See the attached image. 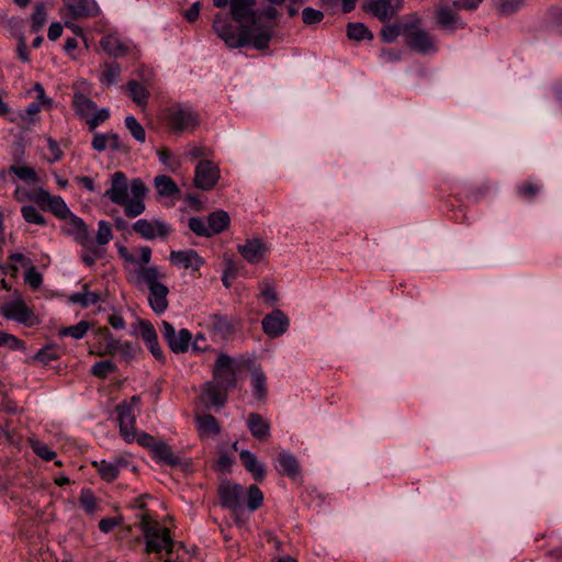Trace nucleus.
I'll list each match as a JSON object with an SVG mask.
<instances>
[{
	"instance_id": "f257e3e1",
	"label": "nucleus",
	"mask_w": 562,
	"mask_h": 562,
	"mask_svg": "<svg viewBox=\"0 0 562 562\" xmlns=\"http://www.w3.org/2000/svg\"><path fill=\"white\" fill-rule=\"evenodd\" d=\"M119 257L127 265L138 266L134 271V280L137 283H143L147 286L148 304L150 308L160 315L165 313L169 306L168 294L169 289L161 280L165 274L161 273L157 266H148L151 260V248L148 246H140L136 248L138 257L132 254L125 246L116 244Z\"/></svg>"
},
{
	"instance_id": "f03ea898",
	"label": "nucleus",
	"mask_w": 562,
	"mask_h": 562,
	"mask_svg": "<svg viewBox=\"0 0 562 562\" xmlns=\"http://www.w3.org/2000/svg\"><path fill=\"white\" fill-rule=\"evenodd\" d=\"M213 30L229 48L252 46L256 49H266L273 36L272 26H256L241 24L235 27L227 15L217 13L213 21Z\"/></svg>"
},
{
	"instance_id": "7ed1b4c3",
	"label": "nucleus",
	"mask_w": 562,
	"mask_h": 562,
	"mask_svg": "<svg viewBox=\"0 0 562 562\" xmlns=\"http://www.w3.org/2000/svg\"><path fill=\"white\" fill-rule=\"evenodd\" d=\"M147 191V187L140 178H134L128 182L123 171H115L111 176L110 188L105 191V196L112 203L122 206L127 217L135 218L146 210Z\"/></svg>"
},
{
	"instance_id": "20e7f679",
	"label": "nucleus",
	"mask_w": 562,
	"mask_h": 562,
	"mask_svg": "<svg viewBox=\"0 0 562 562\" xmlns=\"http://www.w3.org/2000/svg\"><path fill=\"white\" fill-rule=\"evenodd\" d=\"M139 527L145 540L144 550L147 554L172 553L175 541L169 528L154 520L146 513L140 516Z\"/></svg>"
},
{
	"instance_id": "39448f33",
	"label": "nucleus",
	"mask_w": 562,
	"mask_h": 562,
	"mask_svg": "<svg viewBox=\"0 0 562 562\" xmlns=\"http://www.w3.org/2000/svg\"><path fill=\"white\" fill-rule=\"evenodd\" d=\"M68 232L76 243L81 246L80 259L86 267H92L104 257L105 248L94 243L87 224L81 217L74 216L71 218V228Z\"/></svg>"
},
{
	"instance_id": "423d86ee",
	"label": "nucleus",
	"mask_w": 562,
	"mask_h": 562,
	"mask_svg": "<svg viewBox=\"0 0 562 562\" xmlns=\"http://www.w3.org/2000/svg\"><path fill=\"white\" fill-rule=\"evenodd\" d=\"M71 105L76 115L87 123L89 131H94L110 119L108 108L99 109L94 101L81 92L74 93Z\"/></svg>"
},
{
	"instance_id": "0eeeda50",
	"label": "nucleus",
	"mask_w": 562,
	"mask_h": 562,
	"mask_svg": "<svg viewBox=\"0 0 562 562\" xmlns=\"http://www.w3.org/2000/svg\"><path fill=\"white\" fill-rule=\"evenodd\" d=\"M164 122L173 133L193 132L200 124L199 114L189 105L173 104L164 112Z\"/></svg>"
},
{
	"instance_id": "6e6552de",
	"label": "nucleus",
	"mask_w": 562,
	"mask_h": 562,
	"mask_svg": "<svg viewBox=\"0 0 562 562\" xmlns=\"http://www.w3.org/2000/svg\"><path fill=\"white\" fill-rule=\"evenodd\" d=\"M139 403L140 397L134 395L130 401H123L116 406L120 434L127 443L134 442L136 438V413Z\"/></svg>"
},
{
	"instance_id": "1a4fd4ad",
	"label": "nucleus",
	"mask_w": 562,
	"mask_h": 562,
	"mask_svg": "<svg viewBox=\"0 0 562 562\" xmlns=\"http://www.w3.org/2000/svg\"><path fill=\"white\" fill-rule=\"evenodd\" d=\"M132 228L145 240L165 239L171 233V226L159 218H140L133 223Z\"/></svg>"
},
{
	"instance_id": "9d476101",
	"label": "nucleus",
	"mask_w": 562,
	"mask_h": 562,
	"mask_svg": "<svg viewBox=\"0 0 562 562\" xmlns=\"http://www.w3.org/2000/svg\"><path fill=\"white\" fill-rule=\"evenodd\" d=\"M403 35L406 44L420 54H428L437 50L434 37L425 30L415 25H403Z\"/></svg>"
},
{
	"instance_id": "9b49d317",
	"label": "nucleus",
	"mask_w": 562,
	"mask_h": 562,
	"mask_svg": "<svg viewBox=\"0 0 562 562\" xmlns=\"http://www.w3.org/2000/svg\"><path fill=\"white\" fill-rule=\"evenodd\" d=\"M256 0H231L229 13L239 25L269 26L259 23V12L255 10Z\"/></svg>"
},
{
	"instance_id": "f8f14e48",
	"label": "nucleus",
	"mask_w": 562,
	"mask_h": 562,
	"mask_svg": "<svg viewBox=\"0 0 562 562\" xmlns=\"http://www.w3.org/2000/svg\"><path fill=\"white\" fill-rule=\"evenodd\" d=\"M36 205L43 211H49L57 218L69 220V226L71 227V218L76 216L67 206L64 199L59 195H52L47 190L40 189V193L36 198Z\"/></svg>"
},
{
	"instance_id": "ddd939ff",
	"label": "nucleus",
	"mask_w": 562,
	"mask_h": 562,
	"mask_svg": "<svg viewBox=\"0 0 562 562\" xmlns=\"http://www.w3.org/2000/svg\"><path fill=\"white\" fill-rule=\"evenodd\" d=\"M221 177L220 168L211 160L202 159L194 170V186L203 191L212 190Z\"/></svg>"
},
{
	"instance_id": "4468645a",
	"label": "nucleus",
	"mask_w": 562,
	"mask_h": 562,
	"mask_svg": "<svg viewBox=\"0 0 562 562\" xmlns=\"http://www.w3.org/2000/svg\"><path fill=\"white\" fill-rule=\"evenodd\" d=\"M161 335L170 350L175 353H184L188 351L192 340V335L189 329L182 328L176 331L172 324L167 321H162L161 323Z\"/></svg>"
},
{
	"instance_id": "2eb2a0df",
	"label": "nucleus",
	"mask_w": 562,
	"mask_h": 562,
	"mask_svg": "<svg viewBox=\"0 0 562 562\" xmlns=\"http://www.w3.org/2000/svg\"><path fill=\"white\" fill-rule=\"evenodd\" d=\"M0 313L4 318L26 326H33L36 323V316L33 311L21 299L13 300L2 305Z\"/></svg>"
},
{
	"instance_id": "dca6fc26",
	"label": "nucleus",
	"mask_w": 562,
	"mask_h": 562,
	"mask_svg": "<svg viewBox=\"0 0 562 562\" xmlns=\"http://www.w3.org/2000/svg\"><path fill=\"white\" fill-rule=\"evenodd\" d=\"M233 363L234 361L228 355L221 353L213 367V381L233 390L236 386V372Z\"/></svg>"
},
{
	"instance_id": "f3484780",
	"label": "nucleus",
	"mask_w": 562,
	"mask_h": 562,
	"mask_svg": "<svg viewBox=\"0 0 562 562\" xmlns=\"http://www.w3.org/2000/svg\"><path fill=\"white\" fill-rule=\"evenodd\" d=\"M120 348V341L114 339L108 327H99L93 333L91 355L99 357L113 356Z\"/></svg>"
},
{
	"instance_id": "a211bd4d",
	"label": "nucleus",
	"mask_w": 562,
	"mask_h": 562,
	"mask_svg": "<svg viewBox=\"0 0 562 562\" xmlns=\"http://www.w3.org/2000/svg\"><path fill=\"white\" fill-rule=\"evenodd\" d=\"M218 496L222 506L238 514L243 508L244 490L240 484L223 483L218 487Z\"/></svg>"
},
{
	"instance_id": "6ab92c4d",
	"label": "nucleus",
	"mask_w": 562,
	"mask_h": 562,
	"mask_svg": "<svg viewBox=\"0 0 562 562\" xmlns=\"http://www.w3.org/2000/svg\"><path fill=\"white\" fill-rule=\"evenodd\" d=\"M364 11L382 22L390 21L401 9L402 0H370L363 5Z\"/></svg>"
},
{
	"instance_id": "aec40b11",
	"label": "nucleus",
	"mask_w": 562,
	"mask_h": 562,
	"mask_svg": "<svg viewBox=\"0 0 562 562\" xmlns=\"http://www.w3.org/2000/svg\"><path fill=\"white\" fill-rule=\"evenodd\" d=\"M31 92L35 93V100L26 106L25 113L21 115L23 121L29 122H32L33 117L42 110H49L53 106V99L46 95L42 83L35 82Z\"/></svg>"
},
{
	"instance_id": "412c9836",
	"label": "nucleus",
	"mask_w": 562,
	"mask_h": 562,
	"mask_svg": "<svg viewBox=\"0 0 562 562\" xmlns=\"http://www.w3.org/2000/svg\"><path fill=\"white\" fill-rule=\"evenodd\" d=\"M261 324L267 336L277 338L288 330L290 321L281 310H274L262 318Z\"/></svg>"
},
{
	"instance_id": "4be33fe9",
	"label": "nucleus",
	"mask_w": 562,
	"mask_h": 562,
	"mask_svg": "<svg viewBox=\"0 0 562 562\" xmlns=\"http://www.w3.org/2000/svg\"><path fill=\"white\" fill-rule=\"evenodd\" d=\"M237 249L240 256L251 265L260 262L268 251L266 244L258 238L247 239L238 245Z\"/></svg>"
},
{
	"instance_id": "5701e85b",
	"label": "nucleus",
	"mask_w": 562,
	"mask_h": 562,
	"mask_svg": "<svg viewBox=\"0 0 562 562\" xmlns=\"http://www.w3.org/2000/svg\"><path fill=\"white\" fill-rule=\"evenodd\" d=\"M69 14L75 19L94 18L99 7L94 0H63Z\"/></svg>"
},
{
	"instance_id": "b1692460",
	"label": "nucleus",
	"mask_w": 562,
	"mask_h": 562,
	"mask_svg": "<svg viewBox=\"0 0 562 562\" xmlns=\"http://www.w3.org/2000/svg\"><path fill=\"white\" fill-rule=\"evenodd\" d=\"M170 262L173 266L181 267L183 269H191L198 271L204 263L203 259L198 255L195 250H172L170 252Z\"/></svg>"
},
{
	"instance_id": "393cba45",
	"label": "nucleus",
	"mask_w": 562,
	"mask_h": 562,
	"mask_svg": "<svg viewBox=\"0 0 562 562\" xmlns=\"http://www.w3.org/2000/svg\"><path fill=\"white\" fill-rule=\"evenodd\" d=\"M229 390L214 381L207 382L203 386L201 398L206 405L223 406Z\"/></svg>"
},
{
	"instance_id": "a878e982",
	"label": "nucleus",
	"mask_w": 562,
	"mask_h": 562,
	"mask_svg": "<svg viewBox=\"0 0 562 562\" xmlns=\"http://www.w3.org/2000/svg\"><path fill=\"white\" fill-rule=\"evenodd\" d=\"M139 335L151 355L158 360L162 359L164 351L159 346L156 329L150 322L145 319L139 321Z\"/></svg>"
},
{
	"instance_id": "bb28decb",
	"label": "nucleus",
	"mask_w": 562,
	"mask_h": 562,
	"mask_svg": "<svg viewBox=\"0 0 562 562\" xmlns=\"http://www.w3.org/2000/svg\"><path fill=\"white\" fill-rule=\"evenodd\" d=\"M100 45L106 54L113 57H123L130 52V46L113 34L103 36L100 41Z\"/></svg>"
},
{
	"instance_id": "cd10ccee",
	"label": "nucleus",
	"mask_w": 562,
	"mask_h": 562,
	"mask_svg": "<svg viewBox=\"0 0 562 562\" xmlns=\"http://www.w3.org/2000/svg\"><path fill=\"white\" fill-rule=\"evenodd\" d=\"M247 426L252 437L258 440H267L270 437V424L257 413L249 414Z\"/></svg>"
},
{
	"instance_id": "c85d7f7f",
	"label": "nucleus",
	"mask_w": 562,
	"mask_h": 562,
	"mask_svg": "<svg viewBox=\"0 0 562 562\" xmlns=\"http://www.w3.org/2000/svg\"><path fill=\"white\" fill-rule=\"evenodd\" d=\"M196 428L201 438H211L220 434L221 427L211 414H202L195 417Z\"/></svg>"
},
{
	"instance_id": "c756f323",
	"label": "nucleus",
	"mask_w": 562,
	"mask_h": 562,
	"mask_svg": "<svg viewBox=\"0 0 562 562\" xmlns=\"http://www.w3.org/2000/svg\"><path fill=\"white\" fill-rule=\"evenodd\" d=\"M239 458L245 469L252 474L256 481L260 482L263 480L266 475L265 465L257 460V457L252 452L243 450L239 453Z\"/></svg>"
},
{
	"instance_id": "7c9ffc66",
	"label": "nucleus",
	"mask_w": 562,
	"mask_h": 562,
	"mask_svg": "<svg viewBox=\"0 0 562 562\" xmlns=\"http://www.w3.org/2000/svg\"><path fill=\"white\" fill-rule=\"evenodd\" d=\"M458 3L453 4V8L442 7L439 8L436 12V18L438 24L446 30H456L461 27L460 19L458 16L456 7Z\"/></svg>"
},
{
	"instance_id": "2f4dec72",
	"label": "nucleus",
	"mask_w": 562,
	"mask_h": 562,
	"mask_svg": "<svg viewBox=\"0 0 562 562\" xmlns=\"http://www.w3.org/2000/svg\"><path fill=\"white\" fill-rule=\"evenodd\" d=\"M279 471L291 477L296 479L300 475V465L296 458L286 452L282 451L278 454Z\"/></svg>"
},
{
	"instance_id": "473e14b6",
	"label": "nucleus",
	"mask_w": 562,
	"mask_h": 562,
	"mask_svg": "<svg viewBox=\"0 0 562 562\" xmlns=\"http://www.w3.org/2000/svg\"><path fill=\"white\" fill-rule=\"evenodd\" d=\"M69 302L78 304L81 307H88L94 305L100 301V294L89 290V285L85 283L80 292H76L69 295Z\"/></svg>"
},
{
	"instance_id": "72a5a7b5",
	"label": "nucleus",
	"mask_w": 562,
	"mask_h": 562,
	"mask_svg": "<svg viewBox=\"0 0 562 562\" xmlns=\"http://www.w3.org/2000/svg\"><path fill=\"white\" fill-rule=\"evenodd\" d=\"M231 218L227 212L218 210L211 213L207 217L210 234L215 235L226 231L229 226Z\"/></svg>"
},
{
	"instance_id": "f704fd0d",
	"label": "nucleus",
	"mask_w": 562,
	"mask_h": 562,
	"mask_svg": "<svg viewBox=\"0 0 562 562\" xmlns=\"http://www.w3.org/2000/svg\"><path fill=\"white\" fill-rule=\"evenodd\" d=\"M122 464V460L115 462H109L105 460L93 461L92 465L99 473L102 480L106 482H113L119 475V465Z\"/></svg>"
},
{
	"instance_id": "c9c22d12",
	"label": "nucleus",
	"mask_w": 562,
	"mask_h": 562,
	"mask_svg": "<svg viewBox=\"0 0 562 562\" xmlns=\"http://www.w3.org/2000/svg\"><path fill=\"white\" fill-rule=\"evenodd\" d=\"M14 173L20 180L36 183L38 182V177L36 171L29 166L24 165H13L8 170H2L0 173V178L5 180L8 173Z\"/></svg>"
},
{
	"instance_id": "e433bc0d",
	"label": "nucleus",
	"mask_w": 562,
	"mask_h": 562,
	"mask_svg": "<svg viewBox=\"0 0 562 562\" xmlns=\"http://www.w3.org/2000/svg\"><path fill=\"white\" fill-rule=\"evenodd\" d=\"M154 184L160 196L173 198L179 193L177 183L169 176L155 177Z\"/></svg>"
},
{
	"instance_id": "4c0bfd02",
	"label": "nucleus",
	"mask_w": 562,
	"mask_h": 562,
	"mask_svg": "<svg viewBox=\"0 0 562 562\" xmlns=\"http://www.w3.org/2000/svg\"><path fill=\"white\" fill-rule=\"evenodd\" d=\"M9 265L0 263V277H5L9 274L12 278H15L19 272L18 263L26 265L30 262V260L26 259L25 256L21 252L11 254L9 256Z\"/></svg>"
},
{
	"instance_id": "58836bf2",
	"label": "nucleus",
	"mask_w": 562,
	"mask_h": 562,
	"mask_svg": "<svg viewBox=\"0 0 562 562\" xmlns=\"http://www.w3.org/2000/svg\"><path fill=\"white\" fill-rule=\"evenodd\" d=\"M128 94L132 100L139 106H145L148 102L149 93L147 89L135 80L127 85Z\"/></svg>"
},
{
	"instance_id": "ea45409f",
	"label": "nucleus",
	"mask_w": 562,
	"mask_h": 562,
	"mask_svg": "<svg viewBox=\"0 0 562 562\" xmlns=\"http://www.w3.org/2000/svg\"><path fill=\"white\" fill-rule=\"evenodd\" d=\"M267 378L261 369H255L251 373V386L254 394L258 400H265L267 396Z\"/></svg>"
},
{
	"instance_id": "a19ab883",
	"label": "nucleus",
	"mask_w": 562,
	"mask_h": 562,
	"mask_svg": "<svg viewBox=\"0 0 562 562\" xmlns=\"http://www.w3.org/2000/svg\"><path fill=\"white\" fill-rule=\"evenodd\" d=\"M151 452L155 458L167 464L175 465L178 463V458L175 456L172 449L165 442H156Z\"/></svg>"
},
{
	"instance_id": "79ce46f5",
	"label": "nucleus",
	"mask_w": 562,
	"mask_h": 562,
	"mask_svg": "<svg viewBox=\"0 0 562 562\" xmlns=\"http://www.w3.org/2000/svg\"><path fill=\"white\" fill-rule=\"evenodd\" d=\"M347 36L349 40L363 41L372 40L373 34L363 23H349L347 25Z\"/></svg>"
},
{
	"instance_id": "37998d69",
	"label": "nucleus",
	"mask_w": 562,
	"mask_h": 562,
	"mask_svg": "<svg viewBox=\"0 0 562 562\" xmlns=\"http://www.w3.org/2000/svg\"><path fill=\"white\" fill-rule=\"evenodd\" d=\"M125 127L131 133V135L134 137L135 140L139 143H145L146 140V132L143 125L136 120L135 116L128 115L125 117Z\"/></svg>"
},
{
	"instance_id": "c03bdc74",
	"label": "nucleus",
	"mask_w": 562,
	"mask_h": 562,
	"mask_svg": "<svg viewBox=\"0 0 562 562\" xmlns=\"http://www.w3.org/2000/svg\"><path fill=\"white\" fill-rule=\"evenodd\" d=\"M113 238V231L112 226L106 221H99L98 222V231L95 238L93 239L94 243L100 245L101 247L105 248V245H108Z\"/></svg>"
},
{
	"instance_id": "a18cd8bd",
	"label": "nucleus",
	"mask_w": 562,
	"mask_h": 562,
	"mask_svg": "<svg viewBox=\"0 0 562 562\" xmlns=\"http://www.w3.org/2000/svg\"><path fill=\"white\" fill-rule=\"evenodd\" d=\"M159 161L165 165L170 171L176 172L181 167V161L178 157L173 156L169 148L161 147L157 150Z\"/></svg>"
},
{
	"instance_id": "49530a36",
	"label": "nucleus",
	"mask_w": 562,
	"mask_h": 562,
	"mask_svg": "<svg viewBox=\"0 0 562 562\" xmlns=\"http://www.w3.org/2000/svg\"><path fill=\"white\" fill-rule=\"evenodd\" d=\"M263 504V493L261 490L252 484L247 491V507L250 512H255Z\"/></svg>"
},
{
	"instance_id": "de8ad7c7",
	"label": "nucleus",
	"mask_w": 562,
	"mask_h": 562,
	"mask_svg": "<svg viewBox=\"0 0 562 562\" xmlns=\"http://www.w3.org/2000/svg\"><path fill=\"white\" fill-rule=\"evenodd\" d=\"M21 215L26 223L40 226L46 225L45 217L32 205H23L21 207Z\"/></svg>"
},
{
	"instance_id": "09e8293b",
	"label": "nucleus",
	"mask_w": 562,
	"mask_h": 562,
	"mask_svg": "<svg viewBox=\"0 0 562 562\" xmlns=\"http://www.w3.org/2000/svg\"><path fill=\"white\" fill-rule=\"evenodd\" d=\"M115 371L116 366L110 360L95 362L91 368V374L100 379H105L110 373Z\"/></svg>"
},
{
	"instance_id": "8fccbe9b",
	"label": "nucleus",
	"mask_w": 562,
	"mask_h": 562,
	"mask_svg": "<svg viewBox=\"0 0 562 562\" xmlns=\"http://www.w3.org/2000/svg\"><path fill=\"white\" fill-rule=\"evenodd\" d=\"M540 189L541 187L537 182L526 180L518 187L517 191L522 199L531 201L540 192Z\"/></svg>"
},
{
	"instance_id": "3c124183",
	"label": "nucleus",
	"mask_w": 562,
	"mask_h": 562,
	"mask_svg": "<svg viewBox=\"0 0 562 562\" xmlns=\"http://www.w3.org/2000/svg\"><path fill=\"white\" fill-rule=\"evenodd\" d=\"M121 74V67L116 63L106 64L101 76L102 83L113 85L117 81Z\"/></svg>"
},
{
	"instance_id": "603ef678",
	"label": "nucleus",
	"mask_w": 562,
	"mask_h": 562,
	"mask_svg": "<svg viewBox=\"0 0 562 562\" xmlns=\"http://www.w3.org/2000/svg\"><path fill=\"white\" fill-rule=\"evenodd\" d=\"M32 450L42 458L44 461H52L56 457V452L53 451L46 443L38 440L30 441Z\"/></svg>"
},
{
	"instance_id": "864d4df0",
	"label": "nucleus",
	"mask_w": 562,
	"mask_h": 562,
	"mask_svg": "<svg viewBox=\"0 0 562 562\" xmlns=\"http://www.w3.org/2000/svg\"><path fill=\"white\" fill-rule=\"evenodd\" d=\"M89 323L86 322V321H81L79 322L78 324L74 325V326H69V327H66L64 328L60 334L64 335V336H70L75 339H81L86 334L87 331L89 330Z\"/></svg>"
},
{
	"instance_id": "5fc2aeb1",
	"label": "nucleus",
	"mask_w": 562,
	"mask_h": 562,
	"mask_svg": "<svg viewBox=\"0 0 562 562\" xmlns=\"http://www.w3.org/2000/svg\"><path fill=\"white\" fill-rule=\"evenodd\" d=\"M80 504L88 514H93L97 510V498L91 490L83 488L80 493Z\"/></svg>"
},
{
	"instance_id": "6e6d98bb",
	"label": "nucleus",
	"mask_w": 562,
	"mask_h": 562,
	"mask_svg": "<svg viewBox=\"0 0 562 562\" xmlns=\"http://www.w3.org/2000/svg\"><path fill=\"white\" fill-rule=\"evenodd\" d=\"M40 189L41 188L30 191V190L25 189L24 187L18 186L13 192V198L18 202L31 201L36 204V198L40 193Z\"/></svg>"
},
{
	"instance_id": "4d7b16f0",
	"label": "nucleus",
	"mask_w": 562,
	"mask_h": 562,
	"mask_svg": "<svg viewBox=\"0 0 562 562\" xmlns=\"http://www.w3.org/2000/svg\"><path fill=\"white\" fill-rule=\"evenodd\" d=\"M189 228L198 236H211L207 221L205 222L201 217H191L189 220Z\"/></svg>"
},
{
	"instance_id": "13d9d810",
	"label": "nucleus",
	"mask_w": 562,
	"mask_h": 562,
	"mask_svg": "<svg viewBox=\"0 0 562 562\" xmlns=\"http://www.w3.org/2000/svg\"><path fill=\"white\" fill-rule=\"evenodd\" d=\"M0 347H7L10 350H19L24 347V344L14 335L0 331Z\"/></svg>"
},
{
	"instance_id": "bf43d9fd",
	"label": "nucleus",
	"mask_w": 562,
	"mask_h": 562,
	"mask_svg": "<svg viewBox=\"0 0 562 562\" xmlns=\"http://www.w3.org/2000/svg\"><path fill=\"white\" fill-rule=\"evenodd\" d=\"M525 0H498L497 9L503 14H512L524 5Z\"/></svg>"
},
{
	"instance_id": "052dcab7",
	"label": "nucleus",
	"mask_w": 562,
	"mask_h": 562,
	"mask_svg": "<svg viewBox=\"0 0 562 562\" xmlns=\"http://www.w3.org/2000/svg\"><path fill=\"white\" fill-rule=\"evenodd\" d=\"M25 283L33 290H37L43 283V277L34 266L29 267L25 272Z\"/></svg>"
},
{
	"instance_id": "680f3d73",
	"label": "nucleus",
	"mask_w": 562,
	"mask_h": 562,
	"mask_svg": "<svg viewBox=\"0 0 562 562\" xmlns=\"http://www.w3.org/2000/svg\"><path fill=\"white\" fill-rule=\"evenodd\" d=\"M46 22V10L42 4H38L32 14V29L38 32Z\"/></svg>"
},
{
	"instance_id": "e2e57ef3",
	"label": "nucleus",
	"mask_w": 562,
	"mask_h": 562,
	"mask_svg": "<svg viewBox=\"0 0 562 562\" xmlns=\"http://www.w3.org/2000/svg\"><path fill=\"white\" fill-rule=\"evenodd\" d=\"M400 34H403V25H385L381 31L383 42L392 43Z\"/></svg>"
},
{
	"instance_id": "0e129e2a",
	"label": "nucleus",
	"mask_w": 562,
	"mask_h": 562,
	"mask_svg": "<svg viewBox=\"0 0 562 562\" xmlns=\"http://www.w3.org/2000/svg\"><path fill=\"white\" fill-rule=\"evenodd\" d=\"M323 18V12L313 8H305L302 11V20L306 25L319 23Z\"/></svg>"
},
{
	"instance_id": "69168bd1",
	"label": "nucleus",
	"mask_w": 562,
	"mask_h": 562,
	"mask_svg": "<svg viewBox=\"0 0 562 562\" xmlns=\"http://www.w3.org/2000/svg\"><path fill=\"white\" fill-rule=\"evenodd\" d=\"M108 139V133H95L92 137L91 146L94 150L101 153L109 148Z\"/></svg>"
},
{
	"instance_id": "338daca9",
	"label": "nucleus",
	"mask_w": 562,
	"mask_h": 562,
	"mask_svg": "<svg viewBox=\"0 0 562 562\" xmlns=\"http://www.w3.org/2000/svg\"><path fill=\"white\" fill-rule=\"evenodd\" d=\"M57 358L58 355L53 347H45L41 349L35 356V359L44 364H47L49 361L55 360Z\"/></svg>"
},
{
	"instance_id": "774afa93",
	"label": "nucleus",
	"mask_w": 562,
	"mask_h": 562,
	"mask_svg": "<svg viewBox=\"0 0 562 562\" xmlns=\"http://www.w3.org/2000/svg\"><path fill=\"white\" fill-rule=\"evenodd\" d=\"M47 145H48V150L50 154L48 161L49 162L59 161L63 157V150L60 149L58 143L55 139H53L52 137H48Z\"/></svg>"
}]
</instances>
